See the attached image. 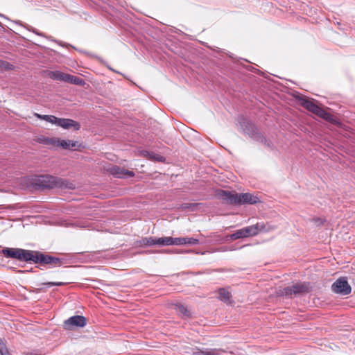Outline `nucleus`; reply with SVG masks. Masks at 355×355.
<instances>
[{"mask_svg":"<svg viewBox=\"0 0 355 355\" xmlns=\"http://www.w3.org/2000/svg\"><path fill=\"white\" fill-rule=\"evenodd\" d=\"M217 196L225 203L230 205H255L260 202L259 197L250 193L238 194L234 191L219 190Z\"/></svg>","mask_w":355,"mask_h":355,"instance_id":"nucleus-1","label":"nucleus"},{"mask_svg":"<svg viewBox=\"0 0 355 355\" xmlns=\"http://www.w3.org/2000/svg\"><path fill=\"white\" fill-rule=\"evenodd\" d=\"M41 183L43 187L49 189H74V185L67 180L52 175L41 177Z\"/></svg>","mask_w":355,"mask_h":355,"instance_id":"nucleus-2","label":"nucleus"},{"mask_svg":"<svg viewBox=\"0 0 355 355\" xmlns=\"http://www.w3.org/2000/svg\"><path fill=\"white\" fill-rule=\"evenodd\" d=\"M298 100L300 103V105L309 112H313V114L327 121H330L332 120V115L317 105L313 102V101L310 100L305 96H301L298 98Z\"/></svg>","mask_w":355,"mask_h":355,"instance_id":"nucleus-3","label":"nucleus"},{"mask_svg":"<svg viewBox=\"0 0 355 355\" xmlns=\"http://www.w3.org/2000/svg\"><path fill=\"white\" fill-rule=\"evenodd\" d=\"M309 291V285L306 283H297L291 286L284 288L281 294L286 297H291L293 295L299 294H304L308 293Z\"/></svg>","mask_w":355,"mask_h":355,"instance_id":"nucleus-4","label":"nucleus"},{"mask_svg":"<svg viewBox=\"0 0 355 355\" xmlns=\"http://www.w3.org/2000/svg\"><path fill=\"white\" fill-rule=\"evenodd\" d=\"M331 290L335 293L347 295L351 293L352 288L346 277H340L333 283Z\"/></svg>","mask_w":355,"mask_h":355,"instance_id":"nucleus-5","label":"nucleus"},{"mask_svg":"<svg viewBox=\"0 0 355 355\" xmlns=\"http://www.w3.org/2000/svg\"><path fill=\"white\" fill-rule=\"evenodd\" d=\"M273 229L270 225H266L263 222L244 227L246 238L257 236L261 232H268Z\"/></svg>","mask_w":355,"mask_h":355,"instance_id":"nucleus-6","label":"nucleus"},{"mask_svg":"<svg viewBox=\"0 0 355 355\" xmlns=\"http://www.w3.org/2000/svg\"><path fill=\"white\" fill-rule=\"evenodd\" d=\"M87 324V319L83 315H74L70 317L64 322V328L67 330H72L75 327H84Z\"/></svg>","mask_w":355,"mask_h":355,"instance_id":"nucleus-7","label":"nucleus"},{"mask_svg":"<svg viewBox=\"0 0 355 355\" xmlns=\"http://www.w3.org/2000/svg\"><path fill=\"white\" fill-rule=\"evenodd\" d=\"M35 263H40L41 264H51L53 266H60L62 261L60 259L52 257L50 255H45L42 253L36 252Z\"/></svg>","mask_w":355,"mask_h":355,"instance_id":"nucleus-8","label":"nucleus"},{"mask_svg":"<svg viewBox=\"0 0 355 355\" xmlns=\"http://www.w3.org/2000/svg\"><path fill=\"white\" fill-rule=\"evenodd\" d=\"M55 125L64 129L73 128L75 130H78L80 128L79 123L70 119L57 118Z\"/></svg>","mask_w":355,"mask_h":355,"instance_id":"nucleus-9","label":"nucleus"},{"mask_svg":"<svg viewBox=\"0 0 355 355\" xmlns=\"http://www.w3.org/2000/svg\"><path fill=\"white\" fill-rule=\"evenodd\" d=\"M110 173L116 178L132 177L134 172L124 169L116 165H113L108 168Z\"/></svg>","mask_w":355,"mask_h":355,"instance_id":"nucleus-10","label":"nucleus"},{"mask_svg":"<svg viewBox=\"0 0 355 355\" xmlns=\"http://www.w3.org/2000/svg\"><path fill=\"white\" fill-rule=\"evenodd\" d=\"M226 352L221 349H196L193 352V355H226Z\"/></svg>","mask_w":355,"mask_h":355,"instance_id":"nucleus-11","label":"nucleus"},{"mask_svg":"<svg viewBox=\"0 0 355 355\" xmlns=\"http://www.w3.org/2000/svg\"><path fill=\"white\" fill-rule=\"evenodd\" d=\"M249 128H248L245 131L254 139L260 141L261 143L266 144L267 142L266 139L263 137L258 131L257 129L252 125L248 123Z\"/></svg>","mask_w":355,"mask_h":355,"instance_id":"nucleus-12","label":"nucleus"},{"mask_svg":"<svg viewBox=\"0 0 355 355\" xmlns=\"http://www.w3.org/2000/svg\"><path fill=\"white\" fill-rule=\"evenodd\" d=\"M36 252H33L20 248L19 253V255L18 256L17 260L22 261H33V262H35Z\"/></svg>","mask_w":355,"mask_h":355,"instance_id":"nucleus-13","label":"nucleus"},{"mask_svg":"<svg viewBox=\"0 0 355 355\" xmlns=\"http://www.w3.org/2000/svg\"><path fill=\"white\" fill-rule=\"evenodd\" d=\"M80 146V144L78 141L69 140V139H60L58 147L63 149H76Z\"/></svg>","mask_w":355,"mask_h":355,"instance_id":"nucleus-14","label":"nucleus"},{"mask_svg":"<svg viewBox=\"0 0 355 355\" xmlns=\"http://www.w3.org/2000/svg\"><path fill=\"white\" fill-rule=\"evenodd\" d=\"M69 74L62 73L60 71H50L49 72V76L50 78L62 81V82H67Z\"/></svg>","mask_w":355,"mask_h":355,"instance_id":"nucleus-15","label":"nucleus"},{"mask_svg":"<svg viewBox=\"0 0 355 355\" xmlns=\"http://www.w3.org/2000/svg\"><path fill=\"white\" fill-rule=\"evenodd\" d=\"M19 250L20 248H5L2 250V254L6 258H12L18 259V256L19 255Z\"/></svg>","mask_w":355,"mask_h":355,"instance_id":"nucleus-16","label":"nucleus"},{"mask_svg":"<svg viewBox=\"0 0 355 355\" xmlns=\"http://www.w3.org/2000/svg\"><path fill=\"white\" fill-rule=\"evenodd\" d=\"M175 306L176 311L182 318H189L191 316L189 310L184 304L178 303V304H176Z\"/></svg>","mask_w":355,"mask_h":355,"instance_id":"nucleus-17","label":"nucleus"},{"mask_svg":"<svg viewBox=\"0 0 355 355\" xmlns=\"http://www.w3.org/2000/svg\"><path fill=\"white\" fill-rule=\"evenodd\" d=\"M227 238L231 240H236L239 239L246 238L244 227L236 230L234 233L232 234L228 235Z\"/></svg>","mask_w":355,"mask_h":355,"instance_id":"nucleus-18","label":"nucleus"},{"mask_svg":"<svg viewBox=\"0 0 355 355\" xmlns=\"http://www.w3.org/2000/svg\"><path fill=\"white\" fill-rule=\"evenodd\" d=\"M218 298L220 300L227 303L230 301L231 295L229 291L225 290V288H220L218 291Z\"/></svg>","mask_w":355,"mask_h":355,"instance_id":"nucleus-19","label":"nucleus"},{"mask_svg":"<svg viewBox=\"0 0 355 355\" xmlns=\"http://www.w3.org/2000/svg\"><path fill=\"white\" fill-rule=\"evenodd\" d=\"M76 85H84L85 82L83 78L69 74L67 82Z\"/></svg>","mask_w":355,"mask_h":355,"instance_id":"nucleus-20","label":"nucleus"},{"mask_svg":"<svg viewBox=\"0 0 355 355\" xmlns=\"http://www.w3.org/2000/svg\"><path fill=\"white\" fill-rule=\"evenodd\" d=\"M156 238L155 237H146L142 239L140 241L141 245L146 246H152L156 245Z\"/></svg>","mask_w":355,"mask_h":355,"instance_id":"nucleus-21","label":"nucleus"},{"mask_svg":"<svg viewBox=\"0 0 355 355\" xmlns=\"http://www.w3.org/2000/svg\"><path fill=\"white\" fill-rule=\"evenodd\" d=\"M156 245H162V246H167L171 245V237H160V238H156Z\"/></svg>","mask_w":355,"mask_h":355,"instance_id":"nucleus-22","label":"nucleus"},{"mask_svg":"<svg viewBox=\"0 0 355 355\" xmlns=\"http://www.w3.org/2000/svg\"><path fill=\"white\" fill-rule=\"evenodd\" d=\"M0 355H11L8 352L5 340L3 339H0Z\"/></svg>","mask_w":355,"mask_h":355,"instance_id":"nucleus-23","label":"nucleus"},{"mask_svg":"<svg viewBox=\"0 0 355 355\" xmlns=\"http://www.w3.org/2000/svg\"><path fill=\"white\" fill-rule=\"evenodd\" d=\"M200 204L199 203H183L181 205L180 209L182 210L190 209L194 210L196 207H198Z\"/></svg>","mask_w":355,"mask_h":355,"instance_id":"nucleus-24","label":"nucleus"},{"mask_svg":"<svg viewBox=\"0 0 355 355\" xmlns=\"http://www.w3.org/2000/svg\"><path fill=\"white\" fill-rule=\"evenodd\" d=\"M185 240L184 237L182 238H173L171 237V245H184Z\"/></svg>","mask_w":355,"mask_h":355,"instance_id":"nucleus-25","label":"nucleus"},{"mask_svg":"<svg viewBox=\"0 0 355 355\" xmlns=\"http://www.w3.org/2000/svg\"><path fill=\"white\" fill-rule=\"evenodd\" d=\"M42 120H44L53 124H55L57 117L53 115H43Z\"/></svg>","mask_w":355,"mask_h":355,"instance_id":"nucleus-26","label":"nucleus"},{"mask_svg":"<svg viewBox=\"0 0 355 355\" xmlns=\"http://www.w3.org/2000/svg\"><path fill=\"white\" fill-rule=\"evenodd\" d=\"M184 239L185 240L184 245H196L199 243V240L194 238H190V237H184Z\"/></svg>","mask_w":355,"mask_h":355,"instance_id":"nucleus-27","label":"nucleus"},{"mask_svg":"<svg viewBox=\"0 0 355 355\" xmlns=\"http://www.w3.org/2000/svg\"><path fill=\"white\" fill-rule=\"evenodd\" d=\"M64 284H65V283L61 282H49L42 283L40 285L41 286H46L47 287H51V286H63Z\"/></svg>","mask_w":355,"mask_h":355,"instance_id":"nucleus-28","label":"nucleus"},{"mask_svg":"<svg viewBox=\"0 0 355 355\" xmlns=\"http://www.w3.org/2000/svg\"><path fill=\"white\" fill-rule=\"evenodd\" d=\"M12 67V65L11 64H10L9 62L0 60V69H11Z\"/></svg>","mask_w":355,"mask_h":355,"instance_id":"nucleus-29","label":"nucleus"},{"mask_svg":"<svg viewBox=\"0 0 355 355\" xmlns=\"http://www.w3.org/2000/svg\"><path fill=\"white\" fill-rule=\"evenodd\" d=\"M60 142V138L58 137H50L49 138V146L58 147Z\"/></svg>","mask_w":355,"mask_h":355,"instance_id":"nucleus-30","label":"nucleus"},{"mask_svg":"<svg viewBox=\"0 0 355 355\" xmlns=\"http://www.w3.org/2000/svg\"><path fill=\"white\" fill-rule=\"evenodd\" d=\"M49 138L50 137H42L38 139V141L42 144L49 146Z\"/></svg>","mask_w":355,"mask_h":355,"instance_id":"nucleus-31","label":"nucleus"},{"mask_svg":"<svg viewBox=\"0 0 355 355\" xmlns=\"http://www.w3.org/2000/svg\"><path fill=\"white\" fill-rule=\"evenodd\" d=\"M151 157L152 159L157 160L159 162H164L165 160V158L163 156L157 154H154Z\"/></svg>","mask_w":355,"mask_h":355,"instance_id":"nucleus-32","label":"nucleus"},{"mask_svg":"<svg viewBox=\"0 0 355 355\" xmlns=\"http://www.w3.org/2000/svg\"><path fill=\"white\" fill-rule=\"evenodd\" d=\"M28 31H31L33 33H34L35 34L37 35H40V36H42L43 34L42 33H40L37 30H36L35 28H28Z\"/></svg>","mask_w":355,"mask_h":355,"instance_id":"nucleus-33","label":"nucleus"},{"mask_svg":"<svg viewBox=\"0 0 355 355\" xmlns=\"http://www.w3.org/2000/svg\"><path fill=\"white\" fill-rule=\"evenodd\" d=\"M35 116L36 117H37L38 119H42V116H43V115H42V114H37V113H36V114H35Z\"/></svg>","mask_w":355,"mask_h":355,"instance_id":"nucleus-34","label":"nucleus"},{"mask_svg":"<svg viewBox=\"0 0 355 355\" xmlns=\"http://www.w3.org/2000/svg\"><path fill=\"white\" fill-rule=\"evenodd\" d=\"M220 250L221 251H225L226 250L225 249H221Z\"/></svg>","mask_w":355,"mask_h":355,"instance_id":"nucleus-35","label":"nucleus"}]
</instances>
